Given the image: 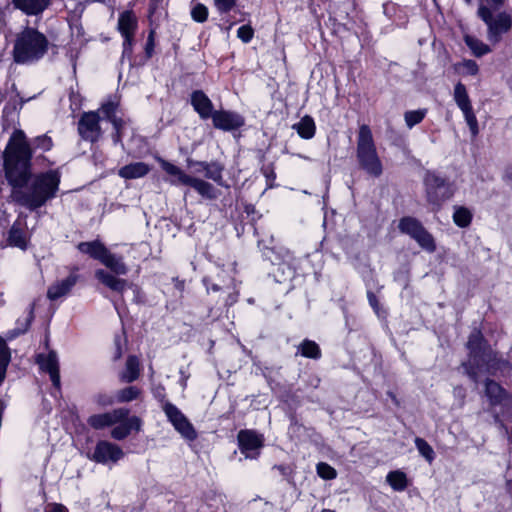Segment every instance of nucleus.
<instances>
[{
	"mask_svg": "<svg viewBox=\"0 0 512 512\" xmlns=\"http://www.w3.org/2000/svg\"><path fill=\"white\" fill-rule=\"evenodd\" d=\"M191 104L202 119L211 118L215 112L213 111V104L211 100L201 90H197L192 93Z\"/></svg>",
	"mask_w": 512,
	"mask_h": 512,
	"instance_id": "18",
	"label": "nucleus"
},
{
	"mask_svg": "<svg viewBox=\"0 0 512 512\" xmlns=\"http://www.w3.org/2000/svg\"><path fill=\"white\" fill-rule=\"evenodd\" d=\"M40 369L47 372L50 380L56 389H60V373L59 361L55 351H50L48 354H38L36 359Z\"/></svg>",
	"mask_w": 512,
	"mask_h": 512,
	"instance_id": "15",
	"label": "nucleus"
},
{
	"mask_svg": "<svg viewBox=\"0 0 512 512\" xmlns=\"http://www.w3.org/2000/svg\"><path fill=\"white\" fill-rule=\"evenodd\" d=\"M99 120L100 117L96 112H87L81 116L78 131L84 140L95 142L101 137L102 131Z\"/></svg>",
	"mask_w": 512,
	"mask_h": 512,
	"instance_id": "14",
	"label": "nucleus"
},
{
	"mask_svg": "<svg viewBox=\"0 0 512 512\" xmlns=\"http://www.w3.org/2000/svg\"><path fill=\"white\" fill-rule=\"evenodd\" d=\"M211 118L214 127L224 131L237 129L244 124V119L239 114L230 111H215Z\"/></svg>",
	"mask_w": 512,
	"mask_h": 512,
	"instance_id": "16",
	"label": "nucleus"
},
{
	"mask_svg": "<svg viewBox=\"0 0 512 512\" xmlns=\"http://www.w3.org/2000/svg\"><path fill=\"white\" fill-rule=\"evenodd\" d=\"M195 165L198 167L196 172H204L206 178L215 181L216 183L222 185V171L223 166L217 162H196Z\"/></svg>",
	"mask_w": 512,
	"mask_h": 512,
	"instance_id": "25",
	"label": "nucleus"
},
{
	"mask_svg": "<svg viewBox=\"0 0 512 512\" xmlns=\"http://www.w3.org/2000/svg\"><path fill=\"white\" fill-rule=\"evenodd\" d=\"M214 3L219 12L225 13L235 6L236 0H214Z\"/></svg>",
	"mask_w": 512,
	"mask_h": 512,
	"instance_id": "48",
	"label": "nucleus"
},
{
	"mask_svg": "<svg viewBox=\"0 0 512 512\" xmlns=\"http://www.w3.org/2000/svg\"><path fill=\"white\" fill-rule=\"evenodd\" d=\"M48 39L34 28H26L20 32L15 40L13 57L16 63L31 64L46 54Z\"/></svg>",
	"mask_w": 512,
	"mask_h": 512,
	"instance_id": "4",
	"label": "nucleus"
},
{
	"mask_svg": "<svg viewBox=\"0 0 512 512\" xmlns=\"http://www.w3.org/2000/svg\"><path fill=\"white\" fill-rule=\"evenodd\" d=\"M174 429L186 440L188 441H194L197 439L198 434L192 425V423L189 421L188 418H186L184 421L179 423L174 427Z\"/></svg>",
	"mask_w": 512,
	"mask_h": 512,
	"instance_id": "35",
	"label": "nucleus"
},
{
	"mask_svg": "<svg viewBox=\"0 0 512 512\" xmlns=\"http://www.w3.org/2000/svg\"><path fill=\"white\" fill-rule=\"evenodd\" d=\"M151 168L144 162H134L119 169L118 175L126 180L138 179L146 176Z\"/></svg>",
	"mask_w": 512,
	"mask_h": 512,
	"instance_id": "22",
	"label": "nucleus"
},
{
	"mask_svg": "<svg viewBox=\"0 0 512 512\" xmlns=\"http://www.w3.org/2000/svg\"><path fill=\"white\" fill-rule=\"evenodd\" d=\"M472 220V213L465 207H455L453 221L459 227H467Z\"/></svg>",
	"mask_w": 512,
	"mask_h": 512,
	"instance_id": "36",
	"label": "nucleus"
},
{
	"mask_svg": "<svg viewBox=\"0 0 512 512\" xmlns=\"http://www.w3.org/2000/svg\"><path fill=\"white\" fill-rule=\"evenodd\" d=\"M368 299L369 303L373 308H376L378 306V300L374 293L368 292Z\"/></svg>",
	"mask_w": 512,
	"mask_h": 512,
	"instance_id": "54",
	"label": "nucleus"
},
{
	"mask_svg": "<svg viewBox=\"0 0 512 512\" xmlns=\"http://www.w3.org/2000/svg\"><path fill=\"white\" fill-rule=\"evenodd\" d=\"M122 448L108 440H99L93 452L88 453V458L98 464H116L124 457Z\"/></svg>",
	"mask_w": 512,
	"mask_h": 512,
	"instance_id": "10",
	"label": "nucleus"
},
{
	"mask_svg": "<svg viewBox=\"0 0 512 512\" xmlns=\"http://www.w3.org/2000/svg\"><path fill=\"white\" fill-rule=\"evenodd\" d=\"M93 402L100 408H106L117 403L116 394L99 392L93 396Z\"/></svg>",
	"mask_w": 512,
	"mask_h": 512,
	"instance_id": "40",
	"label": "nucleus"
},
{
	"mask_svg": "<svg viewBox=\"0 0 512 512\" xmlns=\"http://www.w3.org/2000/svg\"><path fill=\"white\" fill-rule=\"evenodd\" d=\"M465 1L468 2V3L470 2V0H465Z\"/></svg>",
	"mask_w": 512,
	"mask_h": 512,
	"instance_id": "59",
	"label": "nucleus"
},
{
	"mask_svg": "<svg viewBox=\"0 0 512 512\" xmlns=\"http://www.w3.org/2000/svg\"><path fill=\"white\" fill-rule=\"evenodd\" d=\"M153 393L154 397L161 403L162 406L164 402H168L166 400L165 388L163 386H158L157 388H155Z\"/></svg>",
	"mask_w": 512,
	"mask_h": 512,
	"instance_id": "52",
	"label": "nucleus"
},
{
	"mask_svg": "<svg viewBox=\"0 0 512 512\" xmlns=\"http://www.w3.org/2000/svg\"><path fill=\"white\" fill-rule=\"evenodd\" d=\"M101 263L107 268L97 269L95 278L110 290L123 294L127 288L132 286L127 280L117 276L126 275L128 268L122 261V258H99Z\"/></svg>",
	"mask_w": 512,
	"mask_h": 512,
	"instance_id": "6",
	"label": "nucleus"
},
{
	"mask_svg": "<svg viewBox=\"0 0 512 512\" xmlns=\"http://www.w3.org/2000/svg\"><path fill=\"white\" fill-rule=\"evenodd\" d=\"M468 358L461 366L466 375L474 382H479L482 372L495 376L500 373L502 376L512 374V364L509 360L493 350L485 339L480 329H473L466 343Z\"/></svg>",
	"mask_w": 512,
	"mask_h": 512,
	"instance_id": "2",
	"label": "nucleus"
},
{
	"mask_svg": "<svg viewBox=\"0 0 512 512\" xmlns=\"http://www.w3.org/2000/svg\"><path fill=\"white\" fill-rule=\"evenodd\" d=\"M14 5L28 15H37L43 12L50 0H13Z\"/></svg>",
	"mask_w": 512,
	"mask_h": 512,
	"instance_id": "24",
	"label": "nucleus"
},
{
	"mask_svg": "<svg viewBox=\"0 0 512 512\" xmlns=\"http://www.w3.org/2000/svg\"><path fill=\"white\" fill-rule=\"evenodd\" d=\"M44 512H69L68 509L59 503H50L46 505Z\"/></svg>",
	"mask_w": 512,
	"mask_h": 512,
	"instance_id": "51",
	"label": "nucleus"
},
{
	"mask_svg": "<svg viewBox=\"0 0 512 512\" xmlns=\"http://www.w3.org/2000/svg\"><path fill=\"white\" fill-rule=\"evenodd\" d=\"M455 70L461 75L474 76L478 74L479 66L471 59H465L455 65Z\"/></svg>",
	"mask_w": 512,
	"mask_h": 512,
	"instance_id": "37",
	"label": "nucleus"
},
{
	"mask_svg": "<svg viewBox=\"0 0 512 512\" xmlns=\"http://www.w3.org/2000/svg\"><path fill=\"white\" fill-rule=\"evenodd\" d=\"M10 351L4 338L0 336V386L5 380L7 367L10 362Z\"/></svg>",
	"mask_w": 512,
	"mask_h": 512,
	"instance_id": "33",
	"label": "nucleus"
},
{
	"mask_svg": "<svg viewBox=\"0 0 512 512\" xmlns=\"http://www.w3.org/2000/svg\"><path fill=\"white\" fill-rule=\"evenodd\" d=\"M478 16L487 25L488 40L497 43L501 40V36L507 33L512 27V18L507 13H499L495 18L491 10L485 5L481 4L478 8Z\"/></svg>",
	"mask_w": 512,
	"mask_h": 512,
	"instance_id": "7",
	"label": "nucleus"
},
{
	"mask_svg": "<svg viewBox=\"0 0 512 512\" xmlns=\"http://www.w3.org/2000/svg\"><path fill=\"white\" fill-rule=\"evenodd\" d=\"M228 291L226 292V296L223 298V305L226 307H230L234 305L239 298V291L234 286L232 289L229 287L227 288Z\"/></svg>",
	"mask_w": 512,
	"mask_h": 512,
	"instance_id": "45",
	"label": "nucleus"
},
{
	"mask_svg": "<svg viewBox=\"0 0 512 512\" xmlns=\"http://www.w3.org/2000/svg\"><path fill=\"white\" fill-rule=\"evenodd\" d=\"M273 469L279 471V473L283 476L289 475V467L286 465H275Z\"/></svg>",
	"mask_w": 512,
	"mask_h": 512,
	"instance_id": "53",
	"label": "nucleus"
},
{
	"mask_svg": "<svg viewBox=\"0 0 512 512\" xmlns=\"http://www.w3.org/2000/svg\"><path fill=\"white\" fill-rule=\"evenodd\" d=\"M387 394L396 405H399L398 399L393 392H388Z\"/></svg>",
	"mask_w": 512,
	"mask_h": 512,
	"instance_id": "55",
	"label": "nucleus"
},
{
	"mask_svg": "<svg viewBox=\"0 0 512 512\" xmlns=\"http://www.w3.org/2000/svg\"><path fill=\"white\" fill-rule=\"evenodd\" d=\"M464 42L475 57H482L491 51L487 44L474 36L466 34L464 36Z\"/></svg>",
	"mask_w": 512,
	"mask_h": 512,
	"instance_id": "29",
	"label": "nucleus"
},
{
	"mask_svg": "<svg viewBox=\"0 0 512 512\" xmlns=\"http://www.w3.org/2000/svg\"><path fill=\"white\" fill-rule=\"evenodd\" d=\"M298 353L303 357L311 359H319L321 357V349L319 345L312 340L305 339L297 347Z\"/></svg>",
	"mask_w": 512,
	"mask_h": 512,
	"instance_id": "30",
	"label": "nucleus"
},
{
	"mask_svg": "<svg viewBox=\"0 0 512 512\" xmlns=\"http://www.w3.org/2000/svg\"><path fill=\"white\" fill-rule=\"evenodd\" d=\"M453 98L458 108L463 113L464 119L470 129L473 137L479 133V126L476 115L473 111V107L467 93L466 87L461 82H458L454 87Z\"/></svg>",
	"mask_w": 512,
	"mask_h": 512,
	"instance_id": "9",
	"label": "nucleus"
},
{
	"mask_svg": "<svg viewBox=\"0 0 512 512\" xmlns=\"http://www.w3.org/2000/svg\"><path fill=\"white\" fill-rule=\"evenodd\" d=\"M191 16L194 21L202 23L207 20L208 8L203 4L197 3L191 10Z\"/></svg>",
	"mask_w": 512,
	"mask_h": 512,
	"instance_id": "43",
	"label": "nucleus"
},
{
	"mask_svg": "<svg viewBox=\"0 0 512 512\" xmlns=\"http://www.w3.org/2000/svg\"><path fill=\"white\" fill-rule=\"evenodd\" d=\"M137 28V18L130 12L125 11L120 14L118 19V30L124 38L123 53L130 54L132 52L133 36Z\"/></svg>",
	"mask_w": 512,
	"mask_h": 512,
	"instance_id": "13",
	"label": "nucleus"
},
{
	"mask_svg": "<svg viewBox=\"0 0 512 512\" xmlns=\"http://www.w3.org/2000/svg\"><path fill=\"white\" fill-rule=\"evenodd\" d=\"M426 113V109H418L405 112L404 120L406 126L409 129L413 128L415 125L419 124L425 118Z\"/></svg>",
	"mask_w": 512,
	"mask_h": 512,
	"instance_id": "38",
	"label": "nucleus"
},
{
	"mask_svg": "<svg viewBox=\"0 0 512 512\" xmlns=\"http://www.w3.org/2000/svg\"><path fill=\"white\" fill-rule=\"evenodd\" d=\"M30 322H31V319H26L25 323L23 324V326L21 328H16V329L8 331V333L6 335L7 339L11 340V339L18 337L21 334H24L28 330V328L30 326Z\"/></svg>",
	"mask_w": 512,
	"mask_h": 512,
	"instance_id": "49",
	"label": "nucleus"
},
{
	"mask_svg": "<svg viewBox=\"0 0 512 512\" xmlns=\"http://www.w3.org/2000/svg\"><path fill=\"white\" fill-rule=\"evenodd\" d=\"M485 394L492 406L501 404L509 396L508 392L499 383L490 378L485 380Z\"/></svg>",
	"mask_w": 512,
	"mask_h": 512,
	"instance_id": "23",
	"label": "nucleus"
},
{
	"mask_svg": "<svg viewBox=\"0 0 512 512\" xmlns=\"http://www.w3.org/2000/svg\"><path fill=\"white\" fill-rule=\"evenodd\" d=\"M79 280V275L72 271L69 276L63 280L56 281L47 290V297L51 301H55L61 297L66 296L70 293L72 288L76 285Z\"/></svg>",
	"mask_w": 512,
	"mask_h": 512,
	"instance_id": "17",
	"label": "nucleus"
},
{
	"mask_svg": "<svg viewBox=\"0 0 512 512\" xmlns=\"http://www.w3.org/2000/svg\"><path fill=\"white\" fill-rule=\"evenodd\" d=\"M124 343H125V338L122 335L116 334L114 336V346H115V351H114V355H113L114 361H117L122 357Z\"/></svg>",
	"mask_w": 512,
	"mask_h": 512,
	"instance_id": "46",
	"label": "nucleus"
},
{
	"mask_svg": "<svg viewBox=\"0 0 512 512\" xmlns=\"http://www.w3.org/2000/svg\"><path fill=\"white\" fill-rule=\"evenodd\" d=\"M321 512H335V511L331 510V509H323Z\"/></svg>",
	"mask_w": 512,
	"mask_h": 512,
	"instance_id": "58",
	"label": "nucleus"
},
{
	"mask_svg": "<svg viewBox=\"0 0 512 512\" xmlns=\"http://www.w3.org/2000/svg\"><path fill=\"white\" fill-rule=\"evenodd\" d=\"M186 185L192 187L204 198L215 199L217 197V191L214 186L202 179L191 176L190 181Z\"/></svg>",
	"mask_w": 512,
	"mask_h": 512,
	"instance_id": "27",
	"label": "nucleus"
},
{
	"mask_svg": "<svg viewBox=\"0 0 512 512\" xmlns=\"http://www.w3.org/2000/svg\"><path fill=\"white\" fill-rule=\"evenodd\" d=\"M8 241L10 245L19 247L21 249H23L26 246V240L23 232L16 227L11 228L9 232Z\"/></svg>",
	"mask_w": 512,
	"mask_h": 512,
	"instance_id": "41",
	"label": "nucleus"
},
{
	"mask_svg": "<svg viewBox=\"0 0 512 512\" xmlns=\"http://www.w3.org/2000/svg\"><path fill=\"white\" fill-rule=\"evenodd\" d=\"M142 391L136 386H128L116 392L117 403H128L140 397Z\"/></svg>",
	"mask_w": 512,
	"mask_h": 512,
	"instance_id": "34",
	"label": "nucleus"
},
{
	"mask_svg": "<svg viewBox=\"0 0 512 512\" xmlns=\"http://www.w3.org/2000/svg\"><path fill=\"white\" fill-rule=\"evenodd\" d=\"M35 141L36 146L43 150H49L52 147L51 139L45 135L37 137Z\"/></svg>",
	"mask_w": 512,
	"mask_h": 512,
	"instance_id": "50",
	"label": "nucleus"
},
{
	"mask_svg": "<svg viewBox=\"0 0 512 512\" xmlns=\"http://www.w3.org/2000/svg\"><path fill=\"white\" fill-rule=\"evenodd\" d=\"M87 424L94 430L111 427L110 437L116 441H122L129 437L132 432L139 433L142 430L143 421L136 415L130 416L128 408L118 407L111 411L89 416Z\"/></svg>",
	"mask_w": 512,
	"mask_h": 512,
	"instance_id": "3",
	"label": "nucleus"
},
{
	"mask_svg": "<svg viewBox=\"0 0 512 512\" xmlns=\"http://www.w3.org/2000/svg\"><path fill=\"white\" fill-rule=\"evenodd\" d=\"M415 446L418 449L419 453L429 462L432 463V461L435 458V453L431 445L424 440L423 438L416 437L415 438Z\"/></svg>",
	"mask_w": 512,
	"mask_h": 512,
	"instance_id": "39",
	"label": "nucleus"
},
{
	"mask_svg": "<svg viewBox=\"0 0 512 512\" xmlns=\"http://www.w3.org/2000/svg\"><path fill=\"white\" fill-rule=\"evenodd\" d=\"M427 200L434 206H439L449 197L448 186L444 179L435 174H427L424 180Z\"/></svg>",
	"mask_w": 512,
	"mask_h": 512,
	"instance_id": "12",
	"label": "nucleus"
},
{
	"mask_svg": "<svg viewBox=\"0 0 512 512\" xmlns=\"http://www.w3.org/2000/svg\"><path fill=\"white\" fill-rule=\"evenodd\" d=\"M118 103L115 101H108L104 103L100 111L112 123L115 129L114 142L118 143L122 139L123 121L116 116Z\"/></svg>",
	"mask_w": 512,
	"mask_h": 512,
	"instance_id": "19",
	"label": "nucleus"
},
{
	"mask_svg": "<svg viewBox=\"0 0 512 512\" xmlns=\"http://www.w3.org/2000/svg\"><path fill=\"white\" fill-rule=\"evenodd\" d=\"M162 410L164 411L168 421L172 424L173 427H175L176 425H178L187 418L182 413V411L171 402H164Z\"/></svg>",
	"mask_w": 512,
	"mask_h": 512,
	"instance_id": "32",
	"label": "nucleus"
},
{
	"mask_svg": "<svg viewBox=\"0 0 512 512\" xmlns=\"http://www.w3.org/2000/svg\"><path fill=\"white\" fill-rule=\"evenodd\" d=\"M238 446L247 458L255 459L264 445L263 436L254 430H240L237 435Z\"/></svg>",
	"mask_w": 512,
	"mask_h": 512,
	"instance_id": "11",
	"label": "nucleus"
},
{
	"mask_svg": "<svg viewBox=\"0 0 512 512\" xmlns=\"http://www.w3.org/2000/svg\"><path fill=\"white\" fill-rule=\"evenodd\" d=\"M161 168L166 172V174L170 177L169 182L172 185H186L188 181H190L191 176L186 174L182 169L178 166L162 159L157 158Z\"/></svg>",
	"mask_w": 512,
	"mask_h": 512,
	"instance_id": "20",
	"label": "nucleus"
},
{
	"mask_svg": "<svg viewBox=\"0 0 512 512\" xmlns=\"http://www.w3.org/2000/svg\"><path fill=\"white\" fill-rule=\"evenodd\" d=\"M78 250L80 253L88 254L89 256H108L106 248L99 241L80 243Z\"/></svg>",
	"mask_w": 512,
	"mask_h": 512,
	"instance_id": "31",
	"label": "nucleus"
},
{
	"mask_svg": "<svg viewBox=\"0 0 512 512\" xmlns=\"http://www.w3.org/2000/svg\"><path fill=\"white\" fill-rule=\"evenodd\" d=\"M254 31L249 25H243L238 28L237 30V36L239 39H241L244 43H248L253 38Z\"/></svg>",
	"mask_w": 512,
	"mask_h": 512,
	"instance_id": "47",
	"label": "nucleus"
},
{
	"mask_svg": "<svg viewBox=\"0 0 512 512\" xmlns=\"http://www.w3.org/2000/svg\"><path fill=\"white\" fill-rule=\"evenodd\" d=\"M32 151L22 130H16L4 151L6 179L12 186L11 198L18 204L36 210L56 197L60 185L57 170L30 177Z\"/></svg>",
	"mask_w": 512,
	"mask_h": 512,
	"instance_id": "1",
	"label": "nucleus"
},
{
	"mask_svg": "<svg viewBox=\"0 0 512 512\" xmlns=\"http://www.w3.org/2000/svg\"><path fill=\"white\" fill-rule=\"evenodd\" d=\"M386 482L395 491H404L409 485L407 475L401 470L390 471L386 476Z\"/></svg>",
	"mask_w": 512,
	"mask_h": 512,
	"instance_id": "28",
	"label": "nucleus"
},
{
	"mask_svg": "<svg viewBox=\"0 0 512 512\" xmlns=\"http://www.w3.org/2000/svg\"><path fill=\"white\" fill-rule=\"evenodd\" d=\"M398 229L401 233L413 238L426 252L434 251L435 243L432 235L416 218L410 216L401 218L398 222Z\"/></svg>",
	"mask_w": 512,
	"mask_h": 512,
	"instance_id": "8",
	"label": "nucleus"
},
{
	"mask_svg": "<svg viewBox=\"0 0 512 512\" xmlns=\"http://www.w3.org/2000/svg\"><path fill=\"white\" fill-rule=\"evenodd\" d=\"M292 129L295 130L301 138L308 140L314 137L316 125L311 116L305 115L299 122L292 125Z\"/></svg>",
	"mask_w": 512,
	"mask_h": 512,
	"instance_id": "26",
	"label": "nucleus"
},
{
	"mask_svg": "<svg viewBox=\"0 0 512 512\" xmlns=\"http://www.w3.org/2000/svg\"><path fill=\"white\" fill-rule=\"evenodd\" d=\"M220 289H221L220 286L217 285V284H212L211 286H207V290L208 291H210V290H212V291H219Z\"/></svg>",
	"mask_w": 512,
	"mask_h": 512,
	"instance_id": "56",
	"label": "nucleus"
},
{
	"mask_svg": "<svg viewBox=\"0 0 512 512\" xmlns=\"http://www.w3.org/2000/svg\"><path fill=\"white\" fill-rule=\"evenodd\" d=\"M236 271V262L235 261H228L227 263L224 262H216L215 263V273L217 276H221V272H225L228 275L235 273Z\"/></svg>",
	"mask_w": 512,
	"mask_h": 512,
	"instance_id": "44",
	"label": "nucleus"
},
{
	"mask_svg": "<svg viewBox=\"0 0 512 512\" xmlns=\"http://www.w3.org/2000/svg\"><path fill=\"white\" fill-rule=\"evenodd\" d=\"M316 471L319 477L325 480H332L337 477L336 470L325 462H320L316 466Z\"/></svg>",
	"mask_w": 512,
	"mask_h": 512,
	"instance_id": "42",
	"label": "nucleus"
},
{
	"mask_svg": "<svg viewBox=\"0 0 512 512\" xmlns=\"http://www.w3.org/2000/svg\"><path fill=\"white\" fill-rule=\"evenodd\" d=\"M141 372L140 360L135 355H129L126 359L125 369L119 374L122 383H132L136 381Z\"/></svg>",
	"mask_w": 512,
	"mask_h": 512,
	"instance_id": "21",
	"label": "nucleus"
},
{
	"mask_svg": "<svg viewBox=\"0 0 512 512\" xmlns=\"http://www.w3.org/2000/svg\"><path fill=\"white\" fill-rule=\"evenodd\" d=\"M357 159L360 167L369 175L379 177L383 167L377 154L371 129L368 125H361L357 137Z\"/></svg>",
	"mask_w": 512,
	"mask_h": 512,
	"instance_id": "5",
	"label": "nucleus"
},
{
	"mask_svg": "<svg viewBox=\"0 0 512 512\" xmlns=\"http://www.w3.org/2000/svg\"><path fill=\"white\" fill-rule=\"evenodd\" d=\"M491 1H492L495 5H497V6H500V5H502V4L505 2V0H491Z\"/></svg>",
	"mask_w": 512,
	"mask_h": 512,
	"instance_id": "57",
	"label": "nucleus"
}]
</instances>
